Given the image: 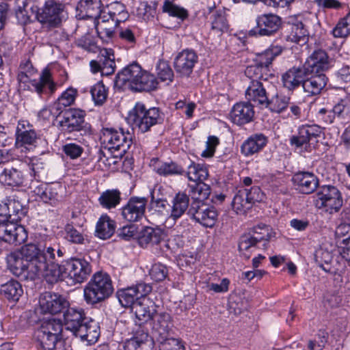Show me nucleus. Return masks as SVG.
Masks as SVG:
<instances>
[{"instance_id": "nucleus-41", "label": "nucleus", "mask_w": 350, "mask_h": 350, "mask_svg": "<svg viewBox=\"0 0 350 350\" xmlns=\"http://www.w3.org/2000/svg\"><path fill=\"white\" fill-rule=\"evenodd\" d=\"M189 196H191L192 202H204L211 194V187L204 183V181L194 182L189 185Z\"/></svg>"}, {"instance_id": "nucleus-61", "label": "nucleus", "mask_w": 350, "mask_h": 350, "mask_svg": "<svg viewBox=\"0 0 350 350\" xmlns=\"http://www.w3.org/2000/svg\"><path fill=\"white\" fill-rule=\"evenodd\" d=\"M38 139V135L35 130L28 129L27 131L23 133H18L16 136V142L17 144L23 145H34Z\"/></svg>"}, {"instance_id": "nucleus-53", "label": "nucleus", "mask_w": 350, "mask_h": 350, "mask_svg": "<svg viewBox=\"0 0 350 350\" xmlns=\"http://www.w3.org/2000/svg\"><path fill=\"white\" fill-rule=\"evenodd\" d=\"M316 262L325 272L332 273L331 262L333 259V254L327 250L320 248L317 250L314 254Z\"/></svg>"}, {"instance_id": "nucleus-27", "label": "nucleus", "mask_w": 350, "mask_h": 350, "mask_svg": "<svg viewBox=\"0 0 350 350\" xmlns=\"http://www.w3.org/2000/svg\"><path fill=\"white\" fill-rule=\"evenodd\" d=\"M268 81H250L245 90V97L248 102H254L257 105L265 106L268 103L267 85Z\"/></svg>"}, {"instance_id": "nucleus-19", "label": "nucleus", "mask_w": 350, "mask_h": 350, "mask_svg": "<svg viewBox=\"0 0 350 350\" xmlns=\"http://www.w3.org/2000/svg\"><path fill=\"white\" fill-rule=\"evenodd\" d=\"M198 63V55L191 49H186L178 53L174 59L176 72L181 77H189Z\"/></svg>"}, {"instance_id": "nucleus-20", "label": "nucleus", "mask_w": 350, "mask_h": 350, "mask_svg": "<svg viewBox=\"0 0 350 350\" xmlns=\"http://www.w3.org/2000/svg\"><path fill=\"white\" fill-rule=\"evenodd\" d=\"M148 198L145 197L132 196L122 208V216L129 222H137L145 217Z\"/></svg>"}, {"instance_id": "nucleus-37", "label": "nucleus", "mask_w": 350, "mask_h": 350, "mask_svg": "<svg viewBox=\"0 0 350 350\" xmlns=\"http://www.w3.org/2000/svg\"><path fill=\"white\" fill-rule=\"evenodd\" d=\"M189 197L184 193H178L173 198L170 217L176 221L180 218L187 210L189 211Z\"/></svg>"}, {"instance_id": "nucleus-9", "label": "nucleus", "mask_w": 350, "mask_h": 350, "mask_svg": "<svg viewBox=\"0 0 350 350\" xmlns=\"http://www.w3.org/2000/svg\"><path fill=\"white\" fill-rule=\"evenodd\" d=\"M129 120L133 126L144 133L150 131L152 126L161 124L164 114L157 107L146 109L144 104L137 103L129 113Z\"/></svg>"}, {"instance_id": "nucleus-15", "label": "nucleus", "mask_w": 350, "mask_h": 350, "mask_svg": "<svg viewBox=\"0 0 350 350\" xmlns=\"http://www.w3.org/2000/svg\"><path fill=\"white\" fill-rule=\"evenodd\" d=\"M256 26L249 31V36L270 37L274 36L282 26V18L275 14H263L257 16Z\"/></svg>"}, {"instance_id": "nucleus-2", "label": "nucleus", "mask_w": 350, "mask_h": 350, "mask_svg": "<svg viewBox=\"0 0 350 350\" xmlns=\"http://www.w3.org/2000/svg\"><path fill=\"white\" fill-rule=\"evenodd\" d=\"M132 312L139 322V325L133 331V337L124 345L125 350H152L153 340L148 330L142 326V323L154 319L156 314V305L148 297H139L135 302Z\"/></svg>"}, {"instance_id": "nucleus-50", "label": "nucleus", "mask_w": 350, "mask_h": 350, "mask_svg": "<svg viewBox=\"0 0 350 350\" xmlns=\"http://www.w3.org/2000/svg\"><path fill=\"white\" fill-rule=\"evenodd\" d=\"M282 52V47L281 46H271L258 56L256 64L269 69V65L271 64L275 57L281 54Z\"/></svg>"}, {"instance_id": "nucleus-62", "label": "nucleus", "mask_w": 350, "mask_h": 350, "mask_svg": "<svg viewBox=\"0 0 350 350\" xmlns=\"http://www.w3.org/2000/svg\"><path fill=\"white\" fill-rule=\"evenodd\" d=\"M159 350H185V347L180 342L174 338L159 339Z\"/></svg>"}, {"instance_id": "nucleus-24", "label": "nucleus", "mask_w": 350, "mask_h": 350, "mask_svg": "<svg viewBox=\"0 0 350 350\" xmlns=\"http://www.w3.org/2000/svg\"><path fill=\"white\" fill-rule=\"evenodd\" d=\"M40 306L44 313L55 314L68 306V301L61 295L46 292L40 298Z\"/></svg>"}, {"instance_id": "nucleus-35", "label": "nucleus", "mask_w": 350, "mask_h": 350, "mask_svg": "<svg viewBox=\"0 0 350 350\" xmlns=\"http://www.w3.org/2000/svg\"><path fill=\"white\" fill-rule=\"evenodd\" d=\"M23 294L22 285L15 280H10L1 285L0 296L10 302H16Z\"/></svg>"}, {"instance_id": "nucleus-57", "label": "nucleus", "mask_w": 350, "mask_h": 350, "mask_svg": "<svg viewBox=\"0 0 350 350\" xmlns=\"http://www.w3.org/2000/svg\"><path fill=\"white\" fill-rule=\"evenodd\" d=\"M163 11L168 13L172 16L177 17L182 21L186 19L189 15L187 10L172 3L168 0L164 2Z\"/></svg>"}, {"instance_id": "nucleus-17", "label": "nucleus", "mask_w": 350, "mask_h": 350, "mask_svg": "<svg viewBox=\"0 0 350 350\" xmlns=\"http://www.w3.org/2000/svg\"><path fill=\"white\" fill-rule=\"evenodd\" d=\"M332 67V59L327 53L322 49L315 50L306 59L304 64L295 66V68L302 70L305 74L312 72L315 74H324Z\"/></svg>"}, {"instance_id": "nucleus-55", "label": "nucleus", "mask_w": 350, "mask_h": 350, "mask_svg": "<svg viewBox=\"0 0 350 350\" xmlns=\"http://www.w3.org/2000/svg\"><path fill=\"white\" fill-rule=\"evenodd\" d=\"M156 71L158 78L161 81H173L174 72L167 61L159 59L156 66Z\"/></svg>"}, {"instance_id": "nucleus-31", "label": "nucleus", "mask_w": 350, "mask_h": 350, "mask_svg": "<svg viewBox=\"0 0 350 350\" xmlns=\"http://www.w3.org/2000/svg\"><path fill=\"white\" fill-rule=\"evenodd\" d=\"M165 238L164 230L159 227L146 226L139 232L137 237L139 245L146 247L148 245H157Z\"/></svg>"}, {"instance_id": "nucleus-3", "label": "nucleus", "mask_w": 350, "mask_h": 350, "mask_svg": "<svg viewBox=\"0 0 350 350\" xmlns=\"http://www.w3.org/2000/svg\"><path fill=\"white\" fill-rule=\"evenodd\" d=\"M52 268L46 277V282L51 284L59 281L81 284L92 273L90 263L84 258H71L61 262L60 265H52Z\"/></svg>"}, {"instance_id": "nucleus-11", "label": "nucleus", "mask_w": 350, "mask_h": 350, "mask_svg": "<svg viewBox=\"0 0 350 350\" xmlns=\"http://www.w3.org/2000/svg\"><path fill=\"white\" fill-rule=\"evenodd\" d=\"M85 111L70 108L59 112L57 118H62L59 125L63 131L66 133L78 131L83 135L91 133L90 124L85 122Z\"/></svg>"}, {"instance_id": "nucleus-5", "label": "nucleus", "mask_w": 350, "mask_h": 350, "mask_svg": "<svg viewBox=\"0 0 350 350\" xmlns=\"http://www.w3.org/2000/svg\"><path fill=\"white\" fill-rule=\"evenodd\" d=\"M116 85L128 87L133 92H151L159 85L156 77L142 68L137 62L125 66L120 71L115 79Z\"/></svg>"}, {"instance_id": "nucleus-6", "label": "nucleus", "mask_w": 350, "mask_h": 350, "mask_svg": "<svg viewBox=\"0 0 350 350\" xmlns=\"http://www.w3.org/2000/svg\"><path fill=\"white\" fill-rule=\"evenodd\" d=\"M36 72V70L29 60L22 62L18 68L17 80L19 83H30L35 92L40 96L43 94L52 95L56 91L57 84L53 81L50 69L44 68L39 80L31 79Z\"/></svg>"}, {"instance_id": "nucleus-13", "label": "nucleus", "mask_w": 350, "mask_h": 350, "mask_svg": "<svg viewBox=\"0 0 350 350\" xmlns=\"http://www.w3.org/2000/svg\"><path fill=\"white\" fill-rule=\"evenodd\" d=\"M64 3L55 0H48L38 11L37 18L42 24L49 27H59L67 16Z\"/></svg>"}, {"instance_id": "nucleus-39", "label": "nucleus", "mask_w": 350, "mask_h": 350, "mask_svg": "<svg viewBox=\"0 0 350 350\" xmlns=\"http://www.w3.org/2000/svg\"><path fill=\"white\" fill-rule=\"evenodd\" d=\"M116 222L108 215H102L96 226L95 235L101 239H109L114 233Z\"/></svg>"}, {"instance_id": "nucleus-4", "label": "nucleus", "mask_w": 350, "mask_h": 350, "mask_svg": "<svg viewBox=\"0 0 350 350\" xmlns=\"http://www.w3.org/2000/svg\"><path fill=\"white\" fill-rule=\"evenodd\" d=\"M327 81L325 74H305L302 70L295 68V66L289 68L282 76V84L285 88L293 91L301 86L308 96L319 94L326 86Z\"/></svg>"}, {"instance_id": "nucleus-45", "label": "nucleus", "mask_w": 350, "mask_h": 350, "mask_svg": "<svg viewBox=\"0 0 350 350\" xmlns=\"http://www.w3.org/2000/svg\"><path fill=\"white\" fill-rule=\"evenodd\" d=\"M121 201V193L118 189H108L103 192L98 198L102 207L111 209L116 207Z\"/></svg>"}, {"instance_id": "nucleus-1", "label": "nucleus", "mask_w": 350, "mask_h": 350, "mask_svg": "<svg viewBox=\"0 0 350 350\" xmlns=\"http://www.w3.org/2000/svg\"><path fill=\"white\" fill-rule=\"evenodd\" d=\"M39 249L36 244L29 243L21 250L11 252L7 256L10 271L22 280H34L38 276L43 277L46 265L39 260Z\"/></svg>"}, {"instance_id": "nucleus-44", "label": "nucleus", "mask_w": 350, "mask_h": 350, "mask_svg": "<svg viewBox=\"0 0 350 350\" xmlns=\"http://www.w3.org/2000/svg\"><path fill=\"white\" fill-rule=\"evenodd\" d=\"M62 330L63 325L61 321L53 319L43 321L38 333L62 339Z\"/></svg>"}, {"instance_id": "nucleus-16", "label": "nucleus", "mask_w": 350, "mask_h": 350, "mask_svg": "<svg viewBox=\"0 0 350 350\" xmlns=\"http://www.w3.org/2000/svg\"><path fill=\"white\" fill-rule=\"evenodd\" d=\"M187 213L192 219L205 228H213L218 218L217 210L205 202L191 203Z\"/></svg>"}, {"instance_id": "nucleus-30", "label": "nucleus", "mask_w": 350, "mask_h": 350, "mask_svg": "<svg viewBox=\"0 0 350 350\" xmlns=\"http://www.w3.org/2000/svg\"><path fill=\"white\" fill-rule=\"evenodd\" d=\"M153 333L155 338L159 339L167 338L170 336L173 327L171 315L166 312L156 313L154 317Z\"/></svg>"}, {"instance_id": "nucleus-59", "label": "nucleus", "mask_w": 350, "mask_h": 350, "mask_svg": "<svg viewBox=\"0 0 350 350\" xmlns=\"http://www.w3.org/2000/svg\"><path fill=\"white\" fill-rule=\"evenodd\" d=\"M65 239L75 244H83L85 238L83 234L75 228L73 225L68 224L64 227Z\"/></svg>"}, {"instance_id": "nucleus-34", "label": "nucleus", "mask_w": 350, "mask_h": 350, "mask_svg": "<svg viewBox=\"0 0 350 350\" xmlns=\"http://www.w3.org/2000/svg\"><path fill=\"white\" fill-rule=\"evenodd\" d=\"M267 138L263 134H255L243 142L241 152L245 157H250L260 152L267 144Z\"/></svg>"}, {"instance_id": "nucleus-43", "label": "nucleus", "mask_w": 350, "mask_h": 350, "mask_svg": "<svg viewBox=\"0 0 350 350\" xmlns=\"http://www.w3.org/2000/svg\"><path fill=\"white\" fill-rule=\"evenodd\" d=\"M350 108V100L347 97L340 98L336 102L333 108L330 109L327 117H323V120L326 123L331 124L334 122L336 117L345 119L348 115Z\"/></svg>"}, {"instance_id": "nucleus-23", "label": "nucleus", "mask_w": 350, "mask_h": 350, "mask_svg": "<svg viewBox=\"0 0 350 350\" xmlns=\"http://www.w3.org/2000/svg\"><path fill=\"white\" fill-rule=\"evenodd\" d=\"M292 182L295 189L302 194H311L319 187L317 176L309 172H298L293 174Z\"/></svg>"}, {"instance_id": "nucleus-28", "label": "nucleus", "mask_w": 350, "mask_h": 350, "mask_svg": "<svg viewBox=\"0 0 350 350\" xmlns=\"http://www.w3.org/2000/svg\"><path fill=\"white\" fill-rule=\"evenodd\" d=\"M87 319L83 309L68 308L64 314L66 329L70 331L75 336Z\"/></svg>"}, {"instance_id": "nucleus-25", "label": "nucleus", "mask_w": 350, "mask_h": 350, "mask_svg": "<svg viewBox=\"0 0 350 350\" xmlns=\"http://www.w3.org/2000/svg\"><path fill=\"white\" fill-rule=\"evenodd\" d=\"M62 186L58 183H40L33 188L32 192L44 203L55 205L60 200L59 193Z\"/></svg>"}, {"instance_id": "nucleus-54", "label": "nucleus", "mask_w": 350, "mask_h": 350, "mask_svg": "<svg viewBox=\"0 0 350 350\" xmlns=\"http://www.w3.org/2000/svg\"><path fill=\"white\" fill-rule=\"evenodd\" d=\"M77 95V90L73 88H69L65 90L57 98L54 106L57 111H62V106L64 107L72 105Z\"/></svg>"}, {"instance_id": "nucleus-52", "label": "nucleus", "mask_w": 350, "mask_h": 350, "mask_svg": "<svg viewBox=\"0 0 350 350\" xmlns=\"http://www.w3.org/2000/svg\"><path fill=\"white\" fill-rule=\"evenodd\" d=\"M290 97L276 94L271 99L268 98V103L265 104V107H268L271 111L280 113L284 111L290 104Z\"/></svg>"}, {"instance_id": "nucleus-58", "label": "nucleus", "mask_w": 350, "mask_h": 350, "mask_svg": "<svg viewBox=\"0 0 350 350\" xmlns=\"http://www.w3.org/2000/svg\"><path fill=\"white\" fill-rule=\"evenodd\" d=\"M90 92L96 105H102L107 99V91L103 82H98L92 86Z\"/></svg>"}, {"instance_id": "nucleus-33", "label": "nucleus", "mask_w": 350, "mask_h": 350, "mask_svg": "<svg viewBox=\"0 0 350 350\" xmlns=\"http://www.w3.org/2000/svg\"><path fill=\"white\" fill-rule=\"evenodd\" d=\"M99 336V323L96 321L88 318L76 335V337H79L82 341H86L89 345L95 343Z\"/></svg>"}, {"instance_id": "nucleus-42", "label": "nucleus", "mask_w": 350, "mask_h": 350, "mask_svg": "<svg viewBox=\"0 0 350 350\" xmlns=\"http://www.w3.org/2000/svg\"><path fill=\"white\" fill-rule=\"evenodd\" d=\"M7 201L5 206L8 210V217L13 221H21L27 213V207L15 197L10 198Z\"/></svg>"}, {"instance_id": "nucleus-8", "label": "nucleus", "mask_w": 350, "mask_h": 350, "mask_svg": "<svg viewBox=\"0 0 350 350\" xmlns=\"http://www.w3.org/2000/svg\"><path fill=\"white\" fill-rule=\"evenodd\" d=\"M100 140L115 157H122L133 144V134L123 129L105 128L102 130Z\"/></svg>"}, {"instance_id": "nucleus-49", "label": "nucleus", "mask_w": 350, "mask_h": 350, "mask_svg": "<svg viewBox=\"0 0 350 350\" xmlns=\"http://www.w3.org/2000/svg\"><path fill=\"white\" fill-rule=\"evenodd\" d=\"M269 69L265 67H262L258 64L249 66L245 70V74L250 79V81H263L267 83L269 77Z\"/></svg>"}, {"instance_id": "nucleus-14", "label": "nucleus", "mask_w": 350, "mask_h": 350, "mask_svg": "<svg viewBox=\"0 0 350 350\" xmlns=\"http://www.w3.org/2000/svg\"><path fill=\"white\" fill-rule=\"evenodd\" d=\"M323 134V129L317 124H304L299 126L297 134L290 138V144L296 148L307 149L314 147Z\"/></svg>"}, {"instance_id": "nucleus-18", "label": "nucleus", "mask_w": 350, "mask_h": 350, "mask_svg": "<svg viewBox=\"0 0 350 350\" xmlns=\"http://www.w3.org/2000/svg\"><path fill=\"white\" fill-rule=\"evenodd\" d=\"M27 232L22 225L9 220L0 221V240L14 245L27 239Z\"/></svg>"}, {"instance_id": "nucleus-38", "label": "nucleus", "mask_w": 350, "mask_h": 350, "mask_svg": "<svg viewBox=\"0 0 350 350\" xmlns=\"http://www.w3.org/2000/svg\"><path fill=\"white\" fill-rule=\"evenodd\" d=\"M116 25L113 20L103 14L95 21V28L98 36L104 42H108L113 36Z\"/></svg>"}, {"instance_id": "nucleus-12", "label": "nucleus", "mask_w": 350, "mask_h": 350, "mask_svg": "<svg viewBox=\"0 0 350 350\" xmlns=\"http://www.w3.org/2000/svg\"><path fill=\"white\" fill-rule=\"evenodd\" d=\"M271 237V231L269 226L259 224L249 229L247 233L242 234L239 240V250L246 258L250 257L245 252L250 248L256 247L261 241H264L263 247H267L268 242Z\"/></svg>"}, {"instance_id": "nucleus-40", "label": "nucleus", "mask_w": 350, "mask_h": 350, "mask_svg": "<svg viewBox=\"0 0 350 350\" xmlns=\"http://www.w3.org/2000/svg\"><path fill=\"white\" fill-rule=\"evenodd\" d=\"M169 206L170 204L165 198L155 196L154 190L150 192L149 211L152 212L150 216L152 219H156L158 217L159 219H163V213L167 211Z\"/></svg>"}, {"instance_id": "nucleus-47", "label": "nucleus", "mask_w": 350, "mask_h": 350, "mask_svg": "<svg viewBox=\"0 0 350 350\" xmlns=\"http://www.w3.org/2000/svg\"><path fill=\"white\" fill-rule=\"evenodd\" d=\"M116 296L122 307L131 308V309L139 299L133 286L118 290Z\"/></svg>"}, {"instance_id": "nucleus-63", "label": "nucleus", "mask_w": 350, "mask_h": 350, "mask_svg": "<svg viewBox=\"0 0 350 350\" xmlns=\"http://www.w3.org/2000/svg\"><path fill=\"white\" fill-rule=\"evenodd\" d=\"M62 151L67 157L75 159L81 156L83 148L75 143H68L62 146Z\"/></svg>"}, {"instance_id": "nucleus-26", "label": "nucleus", "mask_w": 350, "mask_h": 350, "mask_svg": "<svg viewBox=\"0 0 350 350\" xmlns=\"http://www.w3.org/2000/svg\"><path fill=\"white\" fill-rule=\"evenodd\" d=\"M254 113V106L251 103L239 102L232 107L230 118L234 124L241 126L252 122Z\"/></svg>"}, {"instance_id": "nucleus-29", "label": "nucleus", "mask_w": 350, "mask_h": 350, "mask_svg": "<svg viewBox=\"0 0 350 350\" xmlns=\"http://www.w3.org/2000/svg\"><path fill=\"white\" fill-rule=\"evenodd\" d=\"M103 5L101 0H79L77 11L81 18H94L95 21L101 17Z\"/></svg>"}, {"instance_id": "nucleus-51", "label": "nucleus", "mask_w": 350, "mask_h": 350, "mask_svg": "<svg viewBox=\"0 0 350 350\" xmlns=\"http://www.w3.org/2000/svg\"><path fill=\"white\" fill-rule=\"evenodd\" d=\"M38 342L42 350H62L64 340L57 338L38 333Z\"/></svg>"}, {"instance_id": "nucleus-56", "label": "nucleus", "mask_w": 350, "mask_h": 350, "mask_svg": "<svg viewBox=\"0 0 350 350\" xmlns=\"http://www.w3.org/2000/svg\"><path fill=\"white\" fill-rule=\"evenodd\" d=\"M157 174L161 176L183 175L185 173L183 167L175 162L163 163L156 170Z\"/></svg>"}, {"instance_id": "nucleus-46", "label": "nucleus", "mask_w": 350, "mask_h": 350, "mask_svg": "<svg viewBox=\"0 0 350 350\" xmlns=\"http://www.w3.org/2000/svg\"><path fill=\"white\" fill-rule=\"evenodd\" d=\"M232 208L238 214H245L252 208L247 196V189H239L234 195L232 202Z\"/></svg>"}, {"instance_id": "nucleus-60", "label": "nucleus", "mask_w": 350, "mask_h": 350, "mask_svg": "<svg viewBox=\"0 0 350 350\" xmlns=\"http://www.w3.org/2000/svg\"><path fill=\"white\" fill-rule=\"evenodd\" d=\"M149 274L151 278L156 282L163 281L168 275L167 267L161 263L154 264L150 269Z\"/></svg>"}, {"instance_id": "nucleus-7", "label": "nucleus", "mask_w": 350, "mask_h": 350, "mask_svg": "<svg viewBox=\"0 0 350 350\" xmlns=\"http://www.w3.org/2000/svg\"><path fill=\"white\" fill-rule=\"evenodd\" d=\"M113 292L111 277L107 273H95L83 288L84 300L88 305H96L109 298Z\"/></svg>"}, {"instance_id": "nucleus-64", "label": "nucleus", "mask_w": 350, "mask_h": 350, "mask_svg": "<svg viewBox=\"0 0 350 350\" xmlns=\"http://www.w3.org/2000/svg\"><path fill=\"white\" fill-rule=\"evenodd\" d=\"M335 234L337 238L342 239L343 244L350 243V224H340L336 228Z\"/></svg>"}, {"instance_id": "nucleus-36", "label": "nucleus", "mask_w": 350, "mask_h": 350, "mask_svg": "<svg viewBox=\"0 0 350 350\" xmlns=\"http://www.w3.org/2000/svg\"><path fill=\"white\" fill-rule=\"evenodd\" d=\"M288 26L290 31L286 38L287 41L301 45L307 42L309 33L301 21H297L295 23H288Z\"/></svg>"}, {"instance_id": "nucleus-10", "label": "nucleus", "mask_w": 350, "mask_h": 350, "mask_svg": "<svg viewBox=\"0 0 350 350\" xmlns=\"http://www.w3.org/2000/svg\"><path fill=\"white\" fill-rule=\"evenodd\" d=\"M314 204L316 208L328 214L338 213L343 205L342 193L334 185H319L314 196Z\"/></svg>"}, {"instance_id": "nucleus-32", "label": "nucleus", "mask_w": 350, "mask_h": 350, "mask_svg": "<svg viewBox=\"0 0 350 350\" xmlns=\"http://www.w3.org/2000/svg\"><path fill=\"white\" fill-rule=\"evenodd\" d=\"M25 180V174L20 167H7L0 174V182L10 187H21Z\"/></svg>"}, {"instance_id": "nucleus-21", "label": "nucleus", "mask_w": 350, "mask_h": 350, "mask_svg": "<svg viewBox=\"0 0 350 350\" xmlns=\"http://www.w3.org/2000/svg\"><path fill=\"white\" fill-rule=\"evenodd\" d=\"M91 70L94 73L101 72L102 75H110L115 72L116 62L113 50L103 49L100 51L97 60L90 62Z\"/></svg>"}, {"instance_id": "nucleus-22", "label": "nucleus", "mask_w": 350, "mask_h": 350, "mask_svg": "<svg viewBox=\"0 0 350 350\" xmlns=\"http://www.w3.org/2000/svg\"><path fill=\"white\" fill-rule=\"evenodd\" d=\"M37 247L39 249V260L43 262L46 267L43 270V278L46 281V277L49 271L53 269L52 265H60L56 263L57 259L55 258V253H57V258H62L64 256L65 250L60 248L57 245H46L39 243L36 244Z\"/></svg>"}, {"instance_id": "nucleus-48", "label": "nucleus", "mask_w": 350, "mask_h": 350, "mask_svg": "<svg viewBox=\"0 0 350 350\" xmlns=\"http://www.w3.org/2000/svg\"><path fill=\"white\" fill-rule=\"evenodd\" d=\"M187 175L188 178L193 182L204 181L208 176V172L204 164L191 161L188 166Z\"/></svg>"}]
</instances>
